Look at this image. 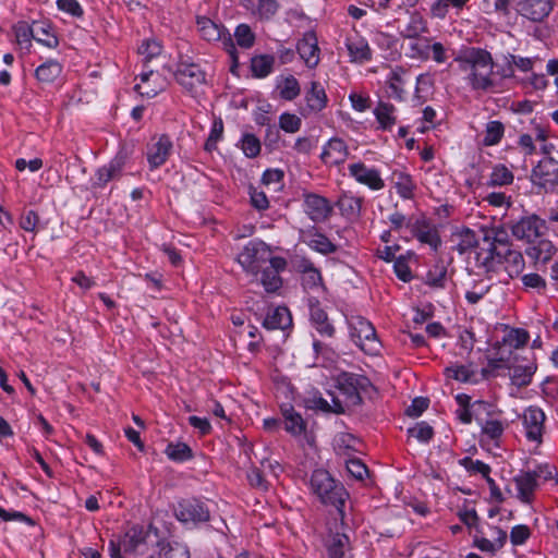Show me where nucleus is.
<instances>
[{
  "label": "nucleus",
  "instance_id": "f257e3e1",
  "mask_svg": "<svg viewBox=\"0 0 558 558\" xmlns=\"http://www.w3.org/2000/svg\"><path fill=\"white\" fill-rule=\"evenodd\" d=\"M454 62L465 73L468 86L476 93H497L501 88V71H494L492 53L480 47H466L459 51Z\"/></svg>",
  "mask_w": 558,
  "mask_h": 558
},
{
  "label": "nucleus",
  "instance_id": "f03ea898",
  "mask_svg": "<svg viewBox=\"0 0 558 558\" xmlns=\"http://www.w3.org/2000/svg\"><path fill=\"white\" fill-rule=\"evenodd\" d=\"M310 484L312 492L322 502L335 506L341 511L348 494L341 484L336 483L329 472L323 469L315 470Z\"/></svg>",
  "mask_w": 558,
  "mask_h": 558
},
{
  "label": "nucleus",
  "instance_id": "7ed1b4c3",
  "mask_svg": "<svg viewBox=\"0 0 558 558\" xmlns=\"http://www.w3.org/2000/svg\"><path fill=\"white\" fill-rule=\"evenodd\" d=\"M476 262L483 266L487 271L493 270L496 264H505L508 275L513 278L518 277L524 269V258L519 251L507 248L505 252L501 250H493V253H477Z\"/></svg>",
  "mask_w": 558,
  "mask_h": 558
},
{
  "label": "nucleus",
  "instance_id": "20e7f679",
  "mask_svg": "<svg viewBox=\"0 0 558 558\" xmlns=\"http://www.w3.org/2000/svg\"><path fill=\"white\" fill-rule=\"evenodd\" d=\"M274 257L265 242L252 240L243 247L236 260L246 274L256 277L263 267L270 264V259Z\"/></svg>",
  "mask_w": 558,
  "mask_h": 558
},
{
  "label": "nucleus",
  "instance_id": "39448f33",
  "mask_svg": "<svg viewBox=\"0 0 558 558\" xmlns=\"http://www.w3.org/2000/svg\"><path fill=\"white\" fill-rule=\"evenodd\" d=\"M149 533H146L141 526L131 527L122 538L109 542V553L111 558H123V554H135L143 556L144 547L149 541Z\"/></svg>",
  "mask_w": 558,
  "mask_h": 558
},
{
  "label": "nucleus",
  "instance_id": "423d86ee",
  "mask_svg": "<svg viewBox=\"0 0 558 558\" xmlns=\"http://www.w3.org/2000/svg\"><path fill=\"white\" fill-rule=\"evenodd\" d=\"M351 338L367 354L376 355L380 351V341L374 326L365 318L357 316L350 322Z\"/></svg>",
  "mask_w": 558,
  "mask_h": 558
},
{
  "label": "nucleus",
  "instance_id": "0eeeda50",
  "mask_svg": "<svg viewBox=\"0 0 558 558\" xmlns=\"http://www.w3.org/2000/svg\"><path fill=\"white\" fill-rule=\"evenodd\" d=\"M196 25L198 33L201 37L206 41H220L225 48V50L232 57L234 65L233 69L236 66V50L233 44V40L231 38L230 33L226 31V28L222 25H219L211 21L209 17L206 16H197L196 17Z\"/></svg>",
  "mask_w": 558,
  "mask_h": 558
},
{
  "label": "nucleus",
  "instance_id": "6e6552de",
  "mask_svg": "<svg viewBox=\"0 0 558 558\" xmlns=\"http://www.w3.org/2000/svg\"><path fill=\"white\" fill-rule=\"evenodd\" d=\"M338 387L345 396V402L349 405H360L362 403V392H367L372 388L369 379L363 375L353 373H342L338 377Z\"/></svg>",
  "mask_w": 558,
  "mask_h": 558
},
{
  "label": "nucleus",
  "instance_id": "1a4fd4ad",
  "mask_svg": "<svg viewBox=\"0 0 558 558\" xmlns=\"http://www.w3.org/2000/svg\"><path fill=\"white\" fill-rule=\"evenodd\" d=\"M177 82L187 92L197 93L206 84V73L199 64L180 61L174 72Z\"/></svg>",
  "mask_w": 558,
  "mask_h": 558
},
{
  "label": "nucleus",
  "instance_id": "9d476101",
  "mask_svg": "<svg viewBox=\"0 0 558 558\" xmlns=\"http://www.w3.org/2000/svg\"><path fill=\"white\" fill-rule=\"evenodd\" d=\"M531 181L545 192H553L558 187V168L554 158H545L533 168Z\"/></svg>",
  "mask_w": 558,
  "mask_h": 558
},
{
  "label": "nucleus",
  "instance_id": "9b49d317",
  "mask_svg": "<svg viewBox=\"0 0 558 558\" xmlns=\"http://www.w3.org/2000/svg\"><path fill=\"white\" fill-rule=\"evenodd\" d=\"M510 230L515 239L531 243L544 233L546 222L535 215L526 216L513 221Z\"/></svg>",
  "mask_w": 558,
  "mask_h": 558
},
{
  "label": "nucleus",
  "instance_id": "f8f14e48",
  "mask_svg": "<svg viewBox=\"0 0 558 558\" xmlns=\"http://www.w3.org/2000/svg\"><path fill=\"white\" fill-rule=\"evenodd\" d=\"M177 519L183 523L197 524L209 520V510L197 499H184L174 508Z\"/></svg>",
  "mask_w": 558,
  "mask_h": 558
},
{
  "label": "nucleus",
  "instance_id": "ddd939ff",
  "mask_svg": "<svg viewBox=\"0 0 558 558\" xmlns=\"http://www.w3.org/2000/svg\"><path fill=\"white\" fill-rule=\"evenodd\" d=\"M350 177L357 183L367 186L373 191L384 189L385 182L380 177V172L375 168L367 167L364 162L357 161L348 166Z\"/></svg>",
  "mask_w": 558,
  "mask_h": 558
},
{
  "label": "nucleus",
  "instance_id": "4468645a",
  "mask_svg": "<svg viewBox=\"0 0 558 558\" xmlns=\"http://www.w3.org/2000/svg\"><path fill=\"white\" fill-rule=\"evenodd\" d=\"M287 262L283 257L275 256L270 259V264H267L260 269V283L268 293H275L282 287V279L279 272L284 270Z\"/></svg>",
  "mask_w": 558,
  "mask_h": 558
},
{
  "label": "nucleus",
  "instance_id": "2eb2a0df",
  "mask_svg": "<svg viewBox=\"0 0 558 558\" xmlns=\"http://www.w3.org/2000/svg\"><path fill=\"white\" fill-rule=\"evenodd\" d=\"M545 420V413L537 407H530L524 411L522 422L529 440L542 442Z\"/></svg>",
  "mask_w": 558,
  "mask_h": 558
},
{
  "label": "nucleus",
  "instance_id": "dca6fc26",
  "mask_svg": "<svg viewBox=\"0 0 558 558\" xmlns=\"http://www.w3.org/2000/svg\"><path fill=\"white\" fill-rule=\"evenodd\" d=\"M517 12L532 22H542L553 10L551 0H518Z\"/></svg>",
  "mask_w": 558,
  "mask_h": 558
},
{
  "label": "nucleus",
  "instance_id": "f3484780",
  "mask_svg": "<svg viewBox=\"0 0 558 558\" xmlns=\"http://www.w3.org/2000/svg\"><path fill=\"white\" fill-rule=\"evenodd\" d=\"M296 50L307 68L314 69L318 65L320 49L317 36L313 31L303 34V37L298 43Z\"/></svg>",
  "mask_w": 558,
  "mask_h": 558
},
{
  "label": "nucleus",
  "instance_id": "a211bd4d",
  "mask_svg": "<svg viewBox=\"0 0 558 558\" xmlns=\"http://www.w3.org/2000/svg\"><path fill=\"white\" fill-rule=\"evenodd\" d=\"M492 539L484 536V533L476 529V533L473 535V546L478 548L481 551L495 554L500 550L508 538L507 532L497 527H490Z\"/></svg>",
  "mask_w": 558,
  "mask_h": 558
},
{
  "label": "nucleus",
  "instance_id": "6ab92c4d",
  "mask_svg": "<svg viewBox=\"0 0 558 558\" xmlns=\"http://www.w3.org/2000/svg\"><path fill=\"white\" fill-rule=\"evenodd\" d=\"M172 142L167 135H160L158 140L148 145L147 160L151 170L161 167L170 156Z\"/></svg>",
  "mask_w": 558,
  "mask_h": 558
},
{
  "label": "nucleus",
  "instance_id": "aec40b11",
  "mask_svg": "<svg viewBox=\"0 0 558 558\" xmlns=\"http://www.w3.org/2000/svg\"><path fill=\"white\" fill-rule=\"evenodd\" d=\"M126 155L121 151L108 165L99 168L95 174L94 185L98 187L105 186L108 182L121 177L125 166Z\"/></svg>",
  "mask_w": 558,
  "mask_h": 558
},
{
  "label": "nucleus",
  "instance_id": "412c9836",
  "mask_svg": "<svg viewBox=\"0 0 558 558\" xmlns=\"http://www.w3.org/2000/svg\"><path fill=\"white\" fill-rule=\"evenodd\" d=\"M411 231L421 243L429 245L434 251L438 250L441 243L438 230L426 219L415 220L411 225Z\"/></svg>",
  "mask_w": 558,
  "mask_h": 558
},
{
  "label": "nucleus",
  "instance_id": "4be33fe9",
  "mask_svg": "<svg viewBox=\"0 0 558 558\" xmlns=\"http://www.w3.org/2000/svg\"><path fill=\"white\" fill-rule=\"evenodd\" d=\"M304 205L306 214L315 222L326 220L332 211L328 199L317 194L305 195Z\"/></svg>",
  "mask_w": 558,
  "mask_h": 558
},
{
  "label": "nucleus",
  "instance_id": "5701e85b",
  "mask_svg": "<svg viewBox=\"0 0 558 558\" xmlns=\"http://www.w3.org/2000/svg\"><path fill=\"white\" fill-rule=\"evenodd\" d=\"M348 155L349 150L344 141L339 137H333L325 145L322 159L327 165L337 166L344 162Z\"/></svg>",
  "mask_w": 558,
  "mask_h": 558
},
{
  "label": "nucleus",
  "instance_id": "b1692460",
  "mask_svg": "<svg viewBox=\"0 0 558 558\" xmlns=\"http://www.w3.org/2000/svg\"><path fill=\"white\" fill-rule=\"evenodd\" d=\"M141 83L135 85V89L142 96L148 98L155 97L158 93L165 89L166 83L161 80L159 73L149 70L140 74Z\"/></svg>",
  "mask_w": 558,
  "mask_h": 558
},
{
  "label": "nucleus",
  "instance_id": "393cba45",
  "mask_svg": "<svg viewBox=\"0 0 558 558\" xmlns=\"http://www.w3.org/2000/svg\"><path fill=\"white\" fill-rule=\"evenodd\" d=\"M306 107L308 113H318L326 108L328 98L325 88L319 82L313 81L305 93Z\"/></svg>",
  "mask_w": 558,
  "mask_h": 558
},
{
  "label": "nucleus",
  "instance_id": "a878e982",
  "mask_svg": "<svg viewBox=\"0 0 558 558\" xmlns=\"http://www.w3.org/2000/svg\"><path fill=\"white\" fill-rule=\"evenodd\" d=\"M310 316L314 328L320 336L331 338L335 335V327L329 322L327 313L319 306L318 302L311 303Z\"/></svg>",
  "mask_w": 558,
  "mask_h": 558
},
{
  "label": "nucleus",
  "instance_id": "bb28decb",
  "mask_svg": "<svg viewBox=\"0 0 558 558\" xmlns=\"http://www.w3.org/2000/svg\"><path fill=\"white\" fill-rule=\"evenodd\" d=\"M518 497L523 502H531L537 487L536 472H525L514 478Z\"/></svg>",
  "mask_w": 558,
  "mask_h": 558
},
{
  "label": "nucleus",
  "instance_id": "cd10ccee",
  "mask_svg": "<svg viewBox=\"0 0 558 558\" xmlns=\"http://www.w3.org/2000/svg\"><path fill=\"white\" fill-rule=\"evenodd\" d=\"M281 413L284 418V429L292 435H301L305 432L306 423L291 404H283Z\"/></svg>",
  "mask_w": 558,
  "mask_h": 558
},
{
  "label": "nucleus",
  "instance_id": "c85d7f7f",
  "mask_svg": "<svg viewBox=\"0 0 558 558\" xmlns=\"http://www.w3.org/2000/svg\"><path fill=\"white\" fill-rule=\"evenodd\" d=\"M331 401L332 402L329 403L322 396L314 395L312 397L306 398L304 402L307 409L318 410L324 413L340 414L344 412L343 404L338 398L332 397Z\"/></svg>",
  "mask_w": 558,
  "mask_h": 558
},
{
  "label": "nucleus",
  "instance_id": "c756f323",
  "mask_svg": "<svg viewBox=\"0 0 558 558\" xmlns=\"http://www.w3.org/2000/svg\"><path fill=\"white\" fill-rule=\"evenodd\" d=\"M292 324L290 311L286 306H278L267 314L264 327L267 329H286Z\"/></svg>",
  "mask_w": 558,
  "mask_h": 558
},
{
  "label": "nucleus",
  "instance_id": "7c9ffc66",
  "mask_svg": "<svg viewBox=\"0 0 558 558\" xmlns=\"http://www.w3.org/2000/svg\"><path fill=\"white\" fill-rule=\"evenodd\" d=\"M427 32L428 27L426 20L418 12H413L407 24L400 29V35L403 38L416 39Z\"/></svg>",
  "mask_w": 558,
  "mask_h": 558
},
{
  "label": "nucleus",
  "instance_id": "2f4dec72",
  "mask_svg": "<svg viewBox=\"0 0 558 558\" xmlns=\"http://www.w3.org/2000/svg\"><path fill=\"white\" fill-rule=\"evenodd\" d=\"M396 107L392 104L379 101L374 114L381 130L390 131L397 122Z\"/></svg>",
  "mask_w": 558,
  "mask_h": 558
},
{
  "label": "nucleus",
  "instance_id": "473e14b6",
  "mask_svg": "<svg viewBox=\"0 0 558 558\" xmlns=\"http://www.w3.org/2000/svg\"><path fill=\"white\" fill-rule=\"evenodd\" d=\"M362 202L363 199L361 197L344 193L338 198L336 205L342 216L349 219H355L361 215Z\"/></svg>",
  "mask_w": 558,
  "mask_h": 558
},
{
  "label": "nucleus",
  "instance_id": "72a5a7b5",
  "mask_svg": "<svg viewBox=\"0 0 558 558\" xmlns=\"http://www.w3.org/2000/svg\"><path fill=\"white\" fill-rule=\"evenodd\" d=\"M347 48L352 61L364 62L371 60L372 52L367 41L361 37H349Z\"/></svg>",
  "mask_w": 558,
  "mask_h": 558
},
{
  "label": "nucleus",
  "instance_id": "f704fd0d",
  "mask_svg": "<svg viewBox=\"0 0 558 558\" xmlns=\"http://www.w3.org/2000/svg\"><path fill=\"white\" fill-rule=\"evenodd\" d=\"M158 556L160 558H190L189 548L178 542L157 541Z\"/></svg>",
  "mask_w": 558,
  "mask_h": 558
},
{
  "label": "nucleus",
  "instance_id": "c9c22d12",
  "mask_svg": "<svg viewBox=\"0 0 558 558\" xmlns=\"http://www.w3.org/2000/svg\"><path fill=\"white\" fill-rule=\"evenodd\" d=\"M484 241L489 244V248L486 253H493L494 248L504 252L509 248V235L504 227H496L485 232Z\"/></svg>",
  "mask_w": 558,
  "mask_h": 558
},
{
  "label": "nucleus",
  "instance_id": "e433bc0d",
  "mask_svg": "<svg viewBox=\"0 0 558 558\" xmlns=\"http://www.w3.org/2000/svg\"><path fill=\"white\" fill-rule=\"evenodd\" d=\"M62 65L56 60H48L40 64L36 71V78L43 84L53 83L61 74Z\"/></svg>",
  "mask_w": 558,
  "mask_h": 558
},
{
  "label": "nucleus",
  "instance_id": "4c0bfd02",
  "mask_svg": "<svg viewBox=\"0 0 558 558\" xmlns=\"http://www.w3.org/2000/svg\"><path fill=\"white\" fill-rule=\"evenodd\" d=\"M33 39L49 48H54L59 44L57 36L52 33L51 26L44 22L33 23Z\"/></svg>",
  "mask_w": 558,
  "mask_h": 558
},
{
  "label": "nucleus",
  "instance_id": "58836bf2",
  "mask_svg": "<svg viewBox=\"0 0 558 558\" xmlns=\"http://www.w3.org/2000/svg\"><path fill=\"white\" fill-rule=\"evenodd\" d=\"M536 363L529 362L525 365H515L512 367L511 381L518 387H525L530 385L533 375L536 372Z\"/></svg>",
  "mask_w": 558,
  "mask_h": 558
},
{
  "label": "nucleus",
  "instance_id": "ea45409f",
  "mask_svg": "<svg viewBox=\"0 0 558 558\" xmlns=\"http://www.w3.org/2000/svg\"><path fill=\"white\" fill-rule=\"evenodd\" d=\"M507 65L502 69L501 78L512 77L514 75L513 66L522 72H529L533 69L534 60L531 58H523L514 54L506 57Z\"/></svg>",
  "mask_w": 558,
  "mask_h": 558
},
{
  "label": "nucleus",
  "instance_id": "a19ab883",
  "mask_svg": "<svg viewBox=\"0 0 558 558\" xmlns=\"http://www.w3.org/2000/svg\"><path fill=\"white\" fill-rule=\"evenodd\" d=\"M306 244L314 251L328 255L337 251V246L325 235L318 232L307 235Z\"/></svg>",
  "mask_w": 558,
  "mask_h": 558
},
{
  "label": "nucleus",
  "instance_id": "79ce46f5",
  "mask_svg": "<svg viewBox=\"0 0 558 558\" xmlns=\"http://www.w3.org/2000/svg\"><path fill=\"white\" fill-rule=\"evenodd\" d=\"M555 246L548 240H541L536 245L527 250V255L536 263H547L555 253Z\"/></svg>",
  "mask_w": 558,
  "mask_h": 558
},
{
  "label": "nucleus",
  "instance_id": "37998d69",
  "mask_svg": "<svg viewBox=\"0 0 558 558\" xmlns=\"http://www.w3.org/2000/svg\"><path fill=\"white\" fill-rule=\"evenodd\" d=\"M469 0H435L430 5V14L437 19H445L449 8H452L457 11L463 9Z\"/></svg>",
  "mask_w": 558,
  "mask_h": 558
},
{
  "label": "nucleus",
  "instance_id": "c03bdc74",
  "mask_svg": "<svg viewBox=\"0 0 558 558\" xmlns=\"http://www.w3.org/2000/svg\"><path fill=\"white\" fill-rule=\"evenodd\" d=\"M275 59L271 56H257L251 60V70L255 77H266L272 71Z\"/></svg>",
  "mask_w": 558,
  "mask_h": 558
},
{
  "label": "nucleus",
  "instance_id": "a18cd8bd",
  "mask_svg": "<svg viewBox=\"0 0 558 558\" xmlns=\"http://www.w3.org/2000/svg\"><path fill=\"white\" fill-rule=\"evenodd\" d=\"M277 87L279 89L280 97L284 100H293L301 93L300 84L293 75L284 77Z\"/></svg>",
  "mask_w": 558,
  "mask_h": 558
},
{
  "label": "nucleus",
  "instance_id": "49530a36",
  "mask_svg": "<svg viewBox=\"0 0 558 558\" xmlns=\"http://www.w3.org/2000/svg\"><path fill=\"white\" fill-rule=\"evenodd\" d=\"M349 545V537L345 534L336 533L328 541L329 558H343L344 549Z\"/></svg>",
  "mask_w": 558,
  "mask_h": 558
},
{
  "label": "nucleus",
  "instance_id": "de8ad7c7",
  "mask_svg": "<svg viewBox=\"0 0 558 558\" xmlns=\"http://www.w3.org/2000/svg\"><path fill=\"white\" fill-rule=\"evenodd\" d=\"M513 181V173L504 165H498L493 168L487 184L489 186H502L511 184Z\"/></svg>",
  "mask_w": 558,
  "mask_h": 558
},
{
  "label": "nucleus",
  "instance_id": "09e8293b",
  "mask_svg": "<svg viewBox=\"0 0 558 558\" xmlns=\"http://www.w3.org/2000/svg\"><path fill=\"white\" fill-rule=\"evenodd\" d=\"M393 178L396 179L397 193L404 199L412 198L415 185L411 177L407 173L398 172L393 173Z\"/></svg>",
  "mask_w": 558,
  "mask_h": 558
},
{
  "label": "nucleus",
  "instance_id": "8fccbe9b",
  "mask_svg": "<svg viewBox=\"0 0 558 558\" xmlns=\"http://www.w3.org/2000/svg\"><path fill=\"white\" fill-rule=\"evenodd\" d=\"M165 452L170 460L178 462L186 461L193 456L191 448L183 442L169 444Z\"/></svg>",
  "mask_w": 558,
  "mask_h": 558
},
{
  "label": "nucleus",
  "instance_id": "3c124183",
  "mask_svg": "<svg viewBox=\"0 0 558 558\" xmlns=\"http://www.w3.org/2000/svg\"><path fill=\"white\" fill-rule=\"evenodd\" d=\"M445 375L461 383H469L472 381L475 372L469 366L454 364L445 368Z\"/></svg>",
  "mask_w": 558,
  "mask_h": 558
},
{
  "label": "nucleus",
  "instance_id": "603ef678",
  "mask_svg": "<svg viewBox=\"0 0 558 558\" xmlns=\"http://www.w3.org/2000/svg\"><path fill=\"white\" fill-rule=\"evenodd\" d=\"M505 128L499 121H489L486 124L485 137L483 140L486 146H493L500 142L504 136Z\"/></svg>",
  "mask_w": 558,
  "mask_h": 558
},
{
  "label": "nucleus",
  "instance_id": "864d4df0",
  "mask_svg": "<svg viewBox=\"0 0 558 558\" xmlns=\"http://www.w3.org/2000/svg\"><path fill=\"white\" fill-rule=\"evenodd\" d=\"M302 272H303V284L305 288H315L318 287L322 282V276L318 269L314 267V265L304 260L302 264Z\"/></svg>",
  "mask_w": 558,
  "mask_h": 558
},
{
  "label": "nucleus",
  "instance_id": "5fc2aeb1",
  "mask_svg": "<svg viewBox=\"0 0 558 558\" xmlns=\"http://www.w3.org/2000/svg\"><path fill=\"white\" fill-rule=\"evenodd\" d=\"M462 464L468 471L482 474L489 485H495V481L489 476L490 466L488 464L471 458H464Z\"/></svg>",
  "mask_w": 558,
  "mask_h": 558
},
{
  "label": "nucleus",
  "instance_id": "6e6d98bb",
  "mask_svg": "<svg viewBox=\"0 0 558 558\" xmlns=\"http://www.w3.org/2000/svg\"><path fill=\"white\" fill-rule=\"evenodd\" d=\"M241 149L246 157L255 158L260 153V142L254 134L246 133L241 138Z\"/></svg>",
  "mask_w": 558,
  "mask_h": 558
},
{
  "label": "nucleus",
  "instance_id": "4d7b16f0",
  "mask_svg": "<svg viewBox=\"0 0 558 558\" xmlns=\"http://www.w3.org/2000/svg\"><path fill=\"white\" fill-rule=\"evenodd\" d=\"M447 277V268L444 265H435L426 274V283L434 288H444Z\"/></svg>",
  "mask_w": 558,
  "mask_h": 558
},
{
  "label": "nucleus",
  "instance_id": "13d9d810",
  "mask_svg": "<svg viewBox=\"0 0 558 558\" xmlns=\"http://www.w3.org/2000/svg\"><path fill=\"white\" fill-rule=\"evenodd\" d=\"M409 436L416 438L421 442H428L433 436V427L426 422H418L408 429Z\"/></svg>",
  "mask_w": 558,
  "mask_h": 558
},
{
  "label": "nucleus",
  "instance_id": "bf43d9fd",
  "mask_svg": "<svg viewBox=\"0 0 558 558\" xmlns=\"http://www.w3.org/2000/svg\"><path fill=\"white\" fill-rule=\"evenodd\" d=\"M236 44L245 49L251 48L254 45L255 36L251 27L246 24H240L234 32Z\"/></svg>",
  "mask_w": 558,
  "mask_h": 558
},
{
  "label": "nucleus",
  "instance_id": "052dcab7",
  "mask_svg": "<svg viewBox=\"0 0 558 558\" xmlns=\"http://www.w3.org/2000/svg\"><path fill=\"white\" fill-rule=\"evenodd\" d=\"M458 239H459V242L454 246V250L460 255H463L464 253H466L468 251L473 248L477 243L475 233L470 229H466V230L462 231L461 233H459Z\"/></svg>",
  "mask_w": 558,
  "mask_h": 558
},
{
  "label": "nucleus",
  "instance_id": "680f3d73",
  "mask_svg": "<svg viewBox=\"0 0 558 558\" xmlns=\"http://www.w3.org/2000/svg\"><path fill=\"white\" fill-rule=\"evenodd\" d=\"M223 134V122L221 119H217L214 121L211 125L210 133L208 135V138L205 143V150L206 151H213L217 148V143L222 137Z\"/></svg>",
  "mask_w": 558,
  "mask_h": 558
},
{
  "label": "nucleus",
  "instance_id": "e2e57ef3",
  "mask_svg": "<svg viewBox=\"0 0 558 558\" xmlns=\"http://www.w3.org/2000/svg\"><path fill=\"white\" fill-rule=\"evenodd\" d=\"M530 336L529 332L522 328L511 329L505 337V342L514 349H519L526 344Z\"/></svg>",
  "mask_w": 558,
  "mask_h": 558
},
{
  "label": "nucleus",
  "instance_id": "0e129e2a",
  "mask_svg": "<svg viewBox=\"0 0 558 558\" xmlns=\"http://www.w3.org/2000/svg\"><path fill=\"white\" fill-rule=\"evenodd\" d=\"M301 119L293 113L284 112L279 117V126L287 133H295L301 129Z\"/></svg>",
  "mask_w": 558,
  "mask_h": 558
},
{
  "label": "nucleus",
  "instance_id": "69168bd1",
  "mask_svg": "<svg viewBox=\"0 0 558 558\" xmlns=\"http://www.w3.org/2000/svg\"><path fill=\"white\" fill-rule=\"evenodd\" d=\"M160 52L161 46L156 40H146L138 48V53L143 57L145 63L159 56Z\"/></svg>",
  "mask_w": 558,
  "mask_h": 558
},
{
  "label": "nucleus",
  "instance_id": "338daca9",
  "mask_svg": "<svg viewBox=\"0 0 558 558\" xmlns=\"http://www.w3.org/2000/svg\"><path fill=\"white\" fill-rule=\"evenodd\" d=\"M388 85L391 89L392 96L399 100L403 98L404 89L400 71H391L388 77Z\"/></svg>",
  "mask_w": 558,
  "mask_h": 558
},
{
  "label": "nucleus",
  "instance_id": "774afa93",
  "mask_svg": "<svg viewBox=\"0 0 558 558\" xmlns=\"http://www.w3.org/2000/svg\"><path fill=\"white\" fill-rule=\"evenodd\" d=\"M39 217L34 210H26L20 219V227L27 232H37Z\"/></svg>",
  "mask_w": 558,
  "mask_h": 558
}]
</instances>
